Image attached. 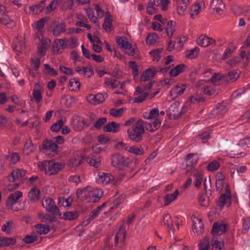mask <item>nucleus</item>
Here are the masks:
<instances>
[{
  "mask_svg": "<svg viewBox=\"0 0 250 250\" xmlns=\"http://www.w3.org/2000/svg\"><path fill=\"white\" fill-rule=\"evenodd\" d=\"M199 250H208L210 248V240L209 239L205 236L201 239L198 245Z\"/></svg>",
  "mask_w": 250,
  "mask_h": 250,
  "instance_id": "obj_41",
  "label": "nucleus"
},
{
  "mask_svg": "<svg viewBox=\"0 0 250 250\" xmlns=\"http://www.w3.org/2000/svg\"><path fill=\"white\" fill-rule=\"evenodd\" d=\"M129 159L122 155L117 153L113 155L112 157L113 165L120 169H124L128 167Z\"/></svg>",
  "mask_w": 250,
  "mask_h": 250,
  "instance_id": "obj_7",
  "label": "nucleus"
},
{
  "mask_svg": "<svg viewBox=\"0 0 250 250\" xmlns=\"http://www.w3.org/2000/svg\"><path fill=\"white\" fill-rule=\"evenodd\" d=\"M84 124L85 122L83 120H77L73 124V128L75 131H79L83 128Z\"/></svg>",
  "mask_w": 250,
  "mask_h": 250,
  "instance_id": "obj_62",
  "label": "nucleus"
},
{
  "mask_svg": "<svg viewBox=\"0 0 250 250\" xmlns=\"http://www.w3.org/2000/svg\"><path fill=\"white\" fill-rule=\"evenodd\" d=\"M226 193L220 195L217 204L221 208L225 206H229L231 203V193L229 189H226Z\"/></svg>",
  "mask_w": 250,
  "mask_h": 250,
  "instance_id": "obj_15",
  "label": "nucleus"
},
{
  "mask_svg": "<svg viewBox=\"0 0 250 250\" xmlns=\"http://www.w3.org/2000/svg\"><path fill=\"white\" fill-rule=\"evenodd\" d=\"M87 163L91 167L97 168L101 164V158L98 153H94L90 156H87L86 159Z\"/></svg>",
  "mask_w": 250,
  "mask_h": 250,
  "instance_id": "obj_14",
  "label": "nucleus"
},
{
  "mask_svg": "<svg viewBox=\"0 0 250 250\" xmlns=\"http://www.w3.org/2000/svg\"><path fill=\"white\" fill-rule=\"evenodd\" d=\"M16 243V239L14 238H1V247H8L14 245Z\"/></svg>",
  "mask_w": 250,
  "mask_h": 250,
  "instance_id": "obj_52",
  "label": "nucleus"
},
{
  "mask_svg": "<svg viewBox=\"0 0 250 250\" xmlns=\"http://www.w3.org/2000/svg\"><path fill=\"white\" fill-rule=\"evenodd\" d=\"M84 157L81 156H75L70 159L68 166L76 168L79 166L83 162Z\"/></svg>",
  "mask_w": 250,
  "mask_h": 250,
  "instance_id": "obj_36",
  "label": "nucleus"
},
{
  "mask_svg": "<svg viewBox=\"0 0 250 250\" xmlns=\"http://www.w3.org/2000/svg\"><path fill=\"white\" fill-rule=\"evenodd\" d=\"M205 7V4L203 1H196L192 5L190 10V15L192 18L195 16L197 15Z\"/></svg>",
  "mask_w": 250,
  "mask_h": 250,
  "instance_id": "obj_21",
  "label": "nucleus"
},
{
  "mask_svg": "<svg viewBox=\"0 0 250 250\" xmlns=\"http://www.w3.org/2000/svg\"><path fill=\"white\" fill-rule=\"evenodd\" d=\"M153 3L156 6H161L162 10L166 11L167 10L169 0H153Z\"/></svg>",
  "mask_w": 250,
  "mask_h": 250,
  "instance_id": "obj_60",
  "label": "nucleus"
},
{
  "mask_svg": "<svg viewBox=\"0 0 250 250\" xmlns=\"http://www.w3.org/2000/svg\"><path fill=\"white\" fill-rule=\"evenodd\" d=\"M155 73L156 71L154 68L147 69L143 73L141 76L140 79L142 81L144 82L149 81L154 77Z\"/></svg>",
  "mask_w": 250,
  "mask_h": 250,
  "instance_id": "obj_29",
  "label": "nucleus"
},
{
  "mask_svg": "<svg viewBox=\"0 0 250 250\" xmlns=\"http://www.w3.org/2000/svg\"><path fill=\"white\" fill-rule=\"evenodd\" d=\"M38 47V55L40 57L44 56L46 52L48 47L50 45V40H46L43 43H40Z\"/></svg>",
  "mask_w": 250,
  "mask_h": 250,
  "instance_id": "obj_37",
  "label": "nucleus"
},
{
  "mask_svg": "<svg viewBox=\"0 0 250 250\" xmlns=\"http://www.w3.org/2000/svg\"><path fill=\"white\" fill-rule=\"evenodd\" d=\"M143 117L145 119L149 120L151 121H157V120L162 121L159 117L158 108H154L150 109L148 112H145Z\"/></svg>",
  "mask_w": 250,
  "mask_h": 250,
  "instance_id": "obj_19",
  "label": "nucleus"
},
{
  "mask_svg": "<svg viewBox=\"0 0 250 250\" xmlns=\"http://www.w3.org/2000/svg\"><path fill=\"white\" fill-rule=\"evenodd\" d=\"M215 40L207 36L206 35H201L196 40V43L202 47H207L209 45H214Z\"/></svg>",
  "mask_w": 250,
  "mask_h": 250,
  "instance_id": "obj_9",
  "label": "nucleus"
},
{
  "mask_svg": "<svg viewBox=\"0 0 250 250\" xmlns=\"http://www.w3.org/2000/svg\"><path fill=\"white\" fill-rule=\"evenodd\" d=\"M26 173V170L24 169H16L11 172V174L7 176V178L9 181L14 182L21 179L25 175Z\"/></svg>",
  "mask_w": 250,
  "mask_h": 250,
  "instance_id": "obj_13",
  "label": "nucleus"
},
{
  "mask_svg": "<svg viewBox=\"0 0 250 250\" xmlns=\"http://www.w3.org/2000/svg\"><path fill=\"white\" fill-rule=\"evenodd\" d=\"M220 166V164L218 160H213L210 162L207 167V169L209 171L217 170Z\"/></svg>",
  "mask_w": 250,
  "mask_h": 250,
  "instance_id": "obj_54",
  "label": "nucleus"
},
{
  "mask_svg": "<svg viewBox=\"0 0 250 250\" xmlns=\"http://www.w3.org/2000/svg\"><path fill=\"white\" fill-rule=\"evenodd\" d=\"M68 87L70 91H78L81 87V83L76 78H72L69 80Z\"/></svg>",
  "mask_w": 250,
  "mask_h": 250,
  "instance_id": "obj_33",
  "label": "nucleus"
},
{
  "mask_svg": "<svg viewBox=\"0 0 250 250\" xmlns=\"http://www.w3.org/2000/svg\"><path fill=\"white\" fill-rule=\"evenodd\" d=\"M120 84V82L115 79L111 78L105 77L104 80V87L114 89L117 87Z\"/></svg>",
  "mask_w": 250,
  "mask_h": 250,
  "instance_id": "obj_34",
  "label": "nucleus"
},
{
  "mask_svg": "<svg viewBox=\"0 0 250 250\" xmlns=\"http://www.w3.org/2000/svg\"><path fill=\"white\" fill-rule=\"evenodd\" d=\"M1 23L9 28H12L15 26L14 21L11 20L6 14H3L2 15L1 17Z\"/></svg>",
  "mask_w": 250,
  "mask_h": 250,
  "instance_id": "obj_38",
  "label": "nucleus"
},
{
  "mask_svg": "<svg viewBox=\"0 0 250 250\" xmlns=\"http://www.w3.org/2000/svg\"><path fill=\"white\" fill-rule=\"evenodd\" d=\"M37 232L40 234H46L50 231V227L46 225L40 224L35 226Z\"/></svg>",
  "mask_w": 250,
  "mask_h": 250,
  "instance_id": "obj_44",
  "label": "nucleus"
},
{
  "mask_svg": "<svg viewBox=\"0 0 250 250\" xmlns=\"http://www.w3.org/2000/svg\"><path fill=\"white\" fill-rule=\"evenodd\" d=\"M22 192L20 190L11 193L7 199V207L13 211H18L19 208L15 207V205L19 202L20 199L22 197Z\"/></svg>",
  "mask_w": 250,
  "mask_h": 250,
  "instance_id": "obj_5",
  "label": "nucleus"
},
{
  "mask_svg": "<svg viewBox=\"0 0 250 250\" xmlns=\"http://www.w3.org/2000/svg\"><path fill=\"white\" fill-rule=\"evenodd\" d=\"M126 236V232L124 229L121 228L115 237V244L124 243Z\"/></svg>",
  "mask_w": 250,
  "mask_h": 250,
  "instance_id": "obj_39",
  "label": "nucleus"
},
{
  "mask_svg": "<svg viewBox=\"0 0 250 250\" xmlns=\"http://www.w3.org/2000/svg\"><path fill=\"white\" fill-rule=\"evenodd\" d=\"M175 25V22L172 21H169L167 23L166 31L167 36L171 38L173 36V33L175 32L174 26Z\"/></svg>",
  "mask_w": 250,
  "mask_h": 250,
  "instance_id": "obj_51",
  "label": "nucleus"
},
{
  "mask_svg": "<svg viewBox=\"0 0 250 250\" xmlns=\"http://www.w3.org/2000/svg\"><path fill=\"white\" fill-rule=\"evenodd\" d=\"M13 46L16 53L19 55L25 48V42L21 36H18L14 39Z\"/></svg>",
  "mask_w": 250,
  "mask_h": 250,
  "instance_id": "obj_16",
  "label": "nucleus"
},
{
  "mask_svg": "<svg viewBox=\"0 0 250 250\" xmlns=\"http://www.w3.org/2000/svg\"><path fill=\"white\" fill-rule=\"evenodd\" d=\"M192 174L194 181V186L196 188L200 187L203 181V174L200 169H194L192 171Z\"/></svg>",
  "mask_w": 250,
  "mask_h": 250,
  "instance_id": "obj_20",
  "label": "nucleus"
},
{
  "mask_svg": "<svg viewBox=\"0 0 250 250\" xmlns=\"http://www.w3.org/2000/svg\"><path fill=\"white\" fill-rule=\"evenodd\" d=\"M36 148V146L33 144L30 138L27 139L24 145L23 153L28 155L34 152Z\"/></svg>",
  "mask_w": 250,
  "mask_h": 250,
  "instance_id": "obj_24",
  "label": "nucleus"
},
{
  "mask_svg": "<svg viewBox=\"0 0 250 250\" xmlns=\"http://www.w3.org/2000/svg\"><path fill=\"white\" fill-rule=\"evenodd\" d=\"M163 222L164 224L168 227L171 231L174 232V227L172 223V220L171 216L169 214H166L164 215Z\"/></svg>",
  "mask_w": 250,
  "mask_h": 250,
  "instance_id": "obj_53",
  "label": "nucleus"
},
{
  "mask_svg": "<svg viewBox=\"0 0 250 250\" xmlns=\"http://www.w3.org/2000/svg\"><path fill=\"white\" fill-rule=\"evenodd\" d=\"M68 41L67 38L57 39L54 40V43L56 45V49L54 51L55 53L60 54L62 51L68 47Z\"/></svg>",
  "mask_w": 250,
  "mask_h": 250,
  "instance_id": "obj_10",
  "label": "nucleus"
},
{
  "mask_svg": "<svg viewBox=\"0 0 250 250\" xmlns=\"http://www.w3.org/2000/svg\"><path fill=\"white\" fill-rule=\"evenodd\" d=\"M243 224L242 233L245 234L248 232L250 229V217H244L242 219Z\"/></svg>",
  "mask_w": 250,
  "mask_h": 250,
  "instance_id": "obj_49",
  "label": "nucleus"
},
{
  "mask_svg": "<svg viewBox=\"0 0 250 250\" xmlns=\"http://www.w3.org/2000/svg\"><path fill=\"white\" fill-rule=\"evenodd\" d=\"M210 7L213 10L220 14L225 8V5L222 0H213L210 3Z\"/></svg>",
  "mask_w": 250,
  "mask_h": 250,
  "instance_id": "obj_25",
  "label": "nucleus"
},
{
  "mask_svg": "<svg viewBox=\"0 0 250 250\" xmlns=\"http://www.w3.org/2000/svg\"><path fill=\"white\" fill-rule=\"evenodd\" d=\"M78 216V211H67L63 213L62 218L65 220L72 221L76 219Z\"/></svg>",
  "mask_w": 250,
  "mask_h": 250,
  "instance_id": "obj_50",
  "label": "nucleus"
},
{
  "mask_svg": "<svg viewBox=\"0 0 250 250\" xmlns=\"http://www.w3.org/2000/svg\"><path fill=\"white\" fill-rule=\"evenodd\" d=\"M73 199L69 197L67 198L60 197L59 199V204L63 207H67L70 206Z\"/></svg>",
  "mask_w": 250,
  "mask_h": 250,
  "instance_id": "obj_61",
  "label": "nucleus"
},
{
  "mask_svg": "<svg viewBox=\"0 0 250 250\" xmlns=\"http://www.w3.org/2000/svg\"><path fill=\"white\" fill-rule=\"evenodd\" d=\"M41 149L43 153L49 157H53L57 154L58 146L53 140H45L43 141Z\"/></svg>",
  "mask_w": 250,
  "mask_h": 250,
  "instance_id": "obj_4",
  "label": "nucleus"
},
{
  "mask_svg": "<svg viewBox=\"0 0 250 250\" xmlns=\"http://www.w3.org/2000/svg\"><path fill=\"white\" fill-rule=\"evenodd\" d=\"M152 123H145V128L149 132H154L157 130L161 126L162 121H151Z\"/></svg>",
  "mask_w": 250,
  "mask_h": 250,
  "instance_id": "obj_28",
  "label": "nucleus"
},
{
  "mask_svg": "<svg viewBox=\"0 0 250 250\" xmlns=\"http://www.w3.org/2000/svg\"><path fill=\"white\" fill-rule=\"evenodd\" d=\"M184 68V64H180L177 65L175 67L170 70V71L169 72V75L170 77H176L183 71Z\"/></svg>",
  "mask_w": 250,
  "mask_h": 250,
  "instance_id": "obj_46",
  "label": "nucleus"
},
{
  "mask_svg": "<svg viewBox=\"0 0 250 250\" xmlns=\"http://www.w3.org/2000/svg\"><path fill=\"white\" fill-rule=\"evenodd\" d=\"M113 17L108 13L105 14L104 22L102 25L103 29L106 32H110L112 29Z\"/></svg>",
  "mask_w": 250,
  "mask_h": 250,
  "instance_id": "obj_22",
  "label": "nucleus"
},
{
  "mask_svg": "<svg viewBox=\"0 0 250 250\" xmlns=\"http://www.w3.org/2000/svg\"><path fill=\"white\" fill-rule=\"evenodd\" d=\"M66 31V25L64 23H60L56 25L53 29V34L55 36H58L61 33L65 32Z\"/></svg>",
  "mask_w": 250,
  "mask_h": 250,
  "instance_id": "obj_43",
  "label": "nucleus"
},
{
  "mask_svg": "<svg viewBox=\"0 0 250 250\" xmlns=\"http://www.w3.org/2000/svg\"><path fill=\"white\" fill-rule=\"evenodd\" d=\"M64 124V122L62 119L59 120L52 125L50 127V129L53 132H58L63 126Z\"/></svg>",
  "mask_w": 250,
  "mask_h": 250,
  "instance_id": "obj_59",
  "label": "nucleus"
},
{
  "mask_svg": "<svg viewBox=\"0 0 250 250\" xmlns=\"http://www.w3.org/2000/svg\"><path fill=\"white\" fill-rule=\"evenodd\" d=\"M145 123L142 119H139L133 125L132 131H127L128 138L136 143L142 140V134L145 132Z\"/></svg>",
  "mask_w": 250,
  "mask_h": 250,
  "instance_id": "obj_3",
  "label": "nucleus"
},
{
  "mask_svg": "<svg viewBox=\"0 0 250 250\" xmlns=\"http://www.w3.org/2000/svg\"><path fill=\"white\" fill-rule=\"evenodd\" d=\"M35 87L36 88L33 90L32 95L36 102L39 103L42 99V87L38 83L35 84Z\"/></svg>",
  "mask_w": 250,
  "mask_h": 250,
  "instance_id": "obj_30",
  "label": "nucleus"
},
{
  "mask_svg": "<svg viewBox=\"0 0 250 250\" xmlns=\"http://www.w3.org/2000/svg\"><path fill=\"white\" fill-rule=\"evenodd\" d=\"M46 40H49L47 38H44L42 30H35L34 40L37 43H42Z\"/></svg>",
  "mask_w": 250,
  "mask_h": 250,
  "instance_id": "obj_48",
  "label": "nucleus"
},
{
  "mask_svg": "<svg viewBox=\"0 0 250 250\" xmlns=\"http://www.w3.org/2000/svg\"><path fill=\"white\" fill-rule=\"evenodd\" d=\"M28 197L31 202H36L40 198V189L36 187L32 188L28 192Z\"/></svg>",
  "mask_w": 250,
  "mask_h": 250,
  "instance_id": "obj_27",
  "label": "nucleus"
},
{
  "mask_svg": "<svg viewBox=\"0 0 250 250\" xmlns=\"http://www.w3.org/2000/svg\"><path fill=\"white\" fill-rule=\"evenodd\" d=\"M42 207L51 213L62 216L59 208L55 205L53 200L49 197H44L42 202Z\"/></svg>",
  "mask_w": 250,
  "mask_h": 250,
  "instance_id": "obj_6",
  "label": "nucleus"
},
{
  "mask_svg": "<svg viewBox=\"0 0 250 250\" xmlns=\"http://www.w3.org/2000/svg\"><path fill=\"white\" fill-rule=\"evenodd\" d=\"M179 192L178 190H176L172 194H167L164 196V202L165 206H168L172 202L174 201L178 196Z\"/></svg>",
  "mask_w": 250,
  "mask_h": 250,
  "instance_id": "obj_35",
  "label": "nucleus"
},
{
  "mask_svg": "<svg viewBox=\"0 0 250 250\" xmlns=\"http://www.w3.org/2000/svg\"><path fill=\"white\" fill-rule=\"evenodd\" d=\"M159 37L155 33H150L146 39V43L149 45H153L158 42Z\"/></svg>",
  "mask_w": 250,
  "mask_h": 250,
  "instance_id": "obj_42",
  "label": "nucleus"
},
{
  "mask_svg": "<svg viewBox=\"0 0 250 250\" xmlns=\"http://www.w3.org/2000/svg\"><path fill=\"white\" fill-rule=\"evenodd\" d=\"M240 71L238 69L233 70L229 73L228 81L229 82H234L238 79Z\"/></svg>",
  "mask_w": 250,
  "mask_h": 250,
  "instance_id": "obj_58",
  "label": "nucleus"
},
{
  "mask_svg": "<svg viewBox=\"0 0 250 250\" xmlns=\"http://www.w3.org/2000/svg\"><path fill=\"white\" fill-rule=\"evenodd\" d=\"M115 177L110 173L100 172L98 173L96 182L104 185H107L113 182Z\"/></svg>",
  "mask_w": 250,
  "mask_h": 250,
  "instance_id": "obj_11",
  "label": "nucleus"
},
{
  "mask_svg": "<svg viewBox=\"0 0 250 250\" xmlns=\"http://www.w3.org/2000/svg\"><path fill=\"white\" fill-rule=\"evenodd\" d=\"M23 241L26 244H32L39 241V237L35 234L28 235L24 237Z\"/></svg>",
  "mask_w": 250,
  "mask_h": 250,
  "instance_id": "obj_63",
  "label": "nucleus"
},
{
  "mask_svg": "<svg viewBox=\"0 0 250 250\" xmlns=\"http://www.w3.org/2000/svg\"><path fill=\"white\" fill-rule=\"evenodd\" d=\"M37 165L40 170L44 171L49 176L57 174L64 167L63 163L56 162L53 160L39 162Z\"/></svg>",
  "mask_w": 250,
  "mask_h": 250,
  "instance_id": "obj_2",
  "label": "nucleus"
},
{
  "mask_svg": "<svg viewBox=\"0 0 250 250\" xmlns=\"http://www.w3.org/2000/svg\"><path fill=\"white\" fill-rule=\"evenodd\" d=\"M126 108H120L118 109L116 108H111L110 109L109 111V114L110 115L114 117H121L123 113L126 111Z\"/></svg>",
  "mask_w": 250,
  "mask_h": 250,
  "instance_id": "obj_47",
  "label": "nucleus"
},
{
  "mask_svg": "<svg viewBox=\"0 0 250 250\" xmlns=\"http://www.w3.org/2000/svg\"><path fill=\"white\" fill-rule=\"evenodd\" d=\"M199 51V48L198 47H195L187 53L186 57L187 58L190 59H194L197 56Z\"/></svg>",
  "mask_w": 250,
  "mask_h": 250,
  "instance_id": "obj_64",
  "label": "nucleus"
},
{
  "mask_svg": "<svg viewBox=\"0 0 250 250\" xmlns=\"http://www.w3.org/2000/svg\"><path fill=\"white\" fill-rule=\"evenodd\" d=\"M226 230L227 226L225 224L217 222L213 225L211 233L214 236H215L224 234Z\"/></svg>",
  "mask_w": 250,
  "mask_h": 250,
  "instance_id": "obj_18",
  "label": "nucleus"
},
{
  "mask_svg": "<svg viewBox=\"0 0 250 250\" xmlns=\"http://www.w3.org/2000/svg\"><path fill=\"white\" fill-rule=\"evenodd\" d=\"M14 226L12 221H8L4 223L1 228V230L5 232L7 234L11 233Z\"/></svg>",
  "mask_w": 250,
  "mask_h": 250,
  "instance_id": "obj_45",
  "label": "nucleus"
},
{
  "mask_svg": "<svg viewBox=\"0 0 250 250\" xmlns=\"http://www.w3.org/2000/svg\"><path fill=\"white\" fill-rule=\"evenodd\" d=\"M127 152L136 155H143L144 154V150L142 146H129L126 149Z\"/></svg>",
  "mask_w": 250,
  "mask_h": 250,
  "instance_id": "obj_40",
  "label": "nucleus"
},
{
  "mask_svg": "<svg viewBox=\"0 0 250 250\" xmlns=\"http://www.w3.org/2000/svg\"><path fill=\"white\" fill-rule=\"evenodd\" d=\"M84 10L89 20L93 23H97L98 19L97 18L94 16L93 9L90 8H86L84 9Z\"/></svg>",
  "mask_w": 250,
  "mask_h": 250,
  "instance_id": "obj_57",
  "label": "nucleus"
},
{
  "mask_svg": "<svg viewBox=\"0 0 250 250\" xmlns=\"http://www.w3.org/2000/svg\"><path fill=\"white\" fill-rule=\"evenodd\" d=\"M192 229L193 232L197 235H199L203 232L204 226L201 219L195 217H193Z\"/></svg>",
  "mask_w": 250,
  "mask_h": 250,
  "instance_id": "obj_17",
  "label": "nucleus"
},
{
  "mask_svg": "<svg viewBox=\"0 0 250 250\" xmlns=\"http://www.w3.org/2000/svg\"><path fill=\"white\" fill-rule=\"evenodd\" d=\"M103 130L105 132L117 133L120 130V125L114 122H112L106 124L103 127Z\"/></svg>",
  "mask_w": 250,
  "mask_h": 250,
  "instance_id": "obj_23",
  "label": "nucleus"
},
{
  "mask_svg": "<svg viewBox=\"0 0 250 250\" xmlns=\"http://www.w3.org/2000/svg\"><path fill=\"white\" fill-rule=\"evenodd\" d=\"M75 71L80 74H82L86 77H90L94 73L93 70L91 68L83 66H77L75 68Z\"/></svg>",
  "mask_w": 250,
  "mask_h": 250,
  "instance_id": "obj_32",
  "label": "nucleus"
},
{
  "mask_svg": "<svg viewBox=\"0 0 250 250\" xmlns=\"http://www.w3.org/2000/svg\"><path fill=\"white\" fill-rule=\"evenodd\" d=\"M116 42L118 45L120 47L124 49L126 46L128 45L130 43L128 42L127 40L125 37H120L117 36L116 37Z\"/></svg>",
  "mask_w": 250,
  "mask_h": 250,
  "instance_id": "obj_56",
  "label": "nucleus"
},
{
  "mask_svg": "<svg viewBox=\"0 0 250 250\" xmlns=\"http://www.w3.org/2000/svg\"><path fill=\"white\" fill-rule=\"evenodd\" d=\"M186 87V84L182 83H179L174 85L170 91V96L173 98H175L182 95L185 91Z\"/></svg>",
  "mask_w": 250,
  "mask_h": 250,
  "instance_id": "obj_12",
  "label": "nucleus"
},
{
  "mask_svg": "<svg viewBox=\"0 0 250 250\" xmlns=\"http://www.w3.org/2000/svg\"><path fill=\"white\" fill-rule=\"evenodd\" d=\"M198 158L196 154H188L186 158V165L188 167H194L197 164Z\"/></svg>",
  "mask_w": 250,
  "mask_h": 250,
  "instance_id": "obj_26",
  "label": "nucleus"
},
{
  "mask_svg": "<svg viewBox=\"0 0 250 250\" xmlns=\"http://www.w3.org/2000/svg\"><path fill=\"white\" fill-rule=\"evenodd\" d=\"M107 97V94L106 93L90 94L87 96L86 99L89 104L96 105L104 102Z\"/></svg>",
  "mask_w": 250,
  "mask_h": 250,
  "instance_id": "obj_8",
  "label": "nucleus"
},
{
  "mask_svg": "<svg viewBox=\"0 0 250 250\" xmlns=\"http://www.w3.org/2000/svg\"><path fill=\"white\" fill-rule=\"evenodd\" d=\"M103 194V192L101 189L94 188L89 186L83 188H78L76 192V195L78 198L83 194L87 202L92 203H95L99 201Z\"/></svg>",
  "mask_w": 250,
  "mask_h": 250,
  "instance_id": "obj_1",
  "label": "nucleus"
},
{
  "mask_svg": "<svg viewBox=\"0 0 250 250\" xmlns=\"http://www.w3.org/2000/svg\"><path fill=\"white\" fill-rule=\"evenodd\" d=\"M189 3V0H177V12L183 14Z\"/></svg>",
  "mask_w": 250,
  "mask_h": 250,
  "instance_id": "obj_31",
  "label": "nucleus"
},
{
  "mask_svg": "<svg viewBox=\"0 0 250 250\" xmlns=\"http://www.w3.org/2000/svg\"><path fill=\"white\" fill-rule=\"evenodd\" d=\"M43 9V7L41 4L31 6L29 7V11L27 12L28 14H38L41 12Z\"/></svg>",
  "mask_w": 250,
  "mask_h": 250,
  "instance_id": "obj_55",
  "label": "nucleus"
}]
</instances>
